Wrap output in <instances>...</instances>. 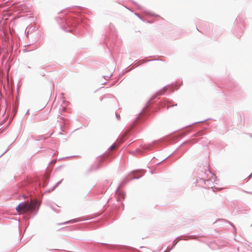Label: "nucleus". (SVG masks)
Returning a JSON list of instances; mask_svg holds the SVG:
<instances>
[{
  "instance_id": "f257e3e1",
  "label": "nucleus",
  "mask_w": 252,
  "mask_h": 252,
  "mask_svg": "<svg viewBox=\"0 0 252 252\" xmlns=\"http://www.w3.org/2000/svg\"><path fill=\"white\" fill-rule=\"evenodd\" d=\"M37 207V203L35 200H32L30 203L25 202L18 205L16 208V211L20 214L27 212H32Z\"/></svg>"
},
{
  "instance_id": "f03ea898",
  "label": "nucleus",
  "mask_w": 252,
  "mask_h": 252,
  "mask_svg": "<svg viewBox=\"0 0 252 252\" xmlns=\"http://www.w3.org/2000/svg\"><path fill=\"white\" fill-rule=\"evenodd\" d=\"M128 132V131L126 132L121 137L120 141L122 143L124 141V138L126 135L127 133Z\"/></svg>"
},
{
  "instance_id": "7ed1b4c3",
  "label": "nucleus",
  "mask_w": 252,
  "mask_h": 252,
  "mask_svg": "<svg viewBox=\"0 0 252 252\" xmlns=\"http://www.w3.org/2000/svg\"><path fill=\"white\" fill-rule=\"evenodd\" d=\"M111 150H114L115 148H116V146L115 145H112L111 147Z\"/></svg>"
},
{
  "instance_id": "20e7f679",
  "label": "nucleus",
  "mask_w": 252,
  "mask_h": 252,
  "mask_svg": "<svg viewBox=\"0 0 252 252\" xmlns=\"http://www.w3.org/2000/svg\"><path fill=\"white\" fill-rule=\"evenodd\" d=\"M72 222H76V221L74 220H72Z\"/></svg>"
},
{
  "instance_id": "39448f33",
  "label": "nucleus",
  "mask_w": 252,
  "mask_h": 252,
  "mask_svg": "<svg viewBox=\"0 0 252 252\" xmlns=\"http://www.w3.org/2000/svg\"><path fill=\"white\" fill-rule=\"evenodd\" d=\"M64 110H65V108L63 107V111H64Z\"/></svg>"
},
{
  "instance_id": "423d86ee",
  "label": "nucleus",
  "mask_w": 252,
  "mask_h": 252,
  "mask_svg": "<svg viewBox=\"0 0 252 252\" xmlns=\"http://www.w3.org/2000/svg\"><path fill=\"white\" fill-rule=\"evenodd\" d=\"M167 252L165 251V252Z\"/></svg>"
}]
</instances>
